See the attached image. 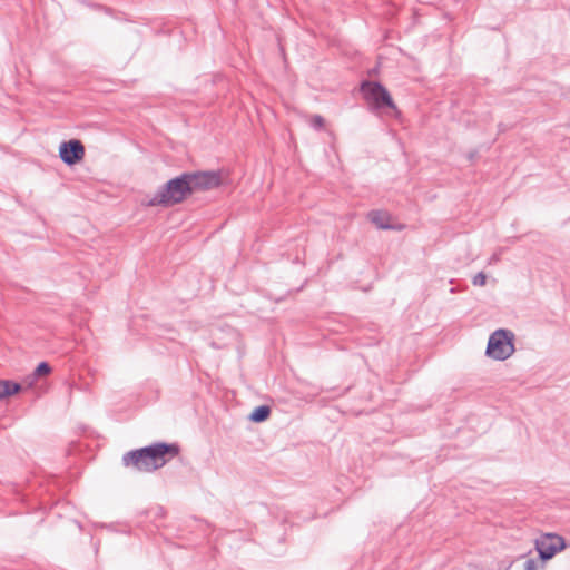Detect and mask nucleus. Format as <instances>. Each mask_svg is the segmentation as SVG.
<instances>
[{"instance_id": "11", "label": "nucleus", "mask_w": 570, "mask_h": 570, "mask_svg": "<svg viewBox=\"0 0 570 570\" xmlns=\"http://www.w3.org/2000/svg\"><path fill=\"white\" fill-rule=\"evenodd\" d=\"M271 415V407L268 405L256 406L249 414V420L255 423L266 421Z\"/></svg>"}, {"instance_id": "4", "label": "nucleus", "mask_w": 570, "mask_h": 570, "mask_svg": "<svg viewBox=\"0 0 570 570\" xmlns=\"http://www.w3.org/2000/svg\"><path fill=\"white\" fill-rule=\"evenodd\" d=\"M534 543L541 560V567L567 547L564 538L557 533H544L537 538Z\"/></svg>"}, {"instance_id": "7", "label": "nucleus", "mask_w": 570, "mask_h": 570, "mask_svg": "<svg viewBox=\"0 0 570 570\" xmlns=\"http://www.w3.org/2000/svg\"><path fill=\"white\" fill-rule=\"evenodd\" d=\"M514 338L512 331L501 328V361L507 360L515 352Z\"/></svg>"}, {"instance_id": "12", "label": "nucleus", "mask_w": 570, "mask_h": 570, "mask_svg": "<svg viewBox=\"0 0 570 570\" xmlns=\"http://www.w3.org/2000/svg\"><path fill=\"white\" fill-rule=\"evenodd\" d=\"M51 372V366L48 362H40L32 372V377L39 379L48 375Z\"/></svg>"}, {"instance_id": "3", "label": "nucleus", "mask_w": 570, "mask_h": 570, "mask_svg": "<svg viewBox=\"0 0 570 570\" xmlns=\"http://www.w3.org/2000/svg\"><path fill=\"white\" fill-rule=\"evenodd\" d=\"M361 91L364 99L372 106V109L390 108L396 110L390 92L381 82L364 80L361 83Z\"/></svg>"}, {"instance_id": "2", "label": "nucleus", "mask_w": 570, "mask_h": 570, "mask_svg": "<svg viewBox=\"0 0 570 570\" xmlns=\"http://www.w3.org/2000/svg\"><path fill=\"white\" fill-rule=\"evenodd\" d=\"M187 173H183L165 183L147 202L150 207H171L181 204L191 196Z\"/></svg>"}, {"instance_id": "8", "label": "nucleus", "mask_w": 570, "mask_h": 570, "mask_svg": "<svg viewBox=\"0 0 570 570\" xmlns=\"http://www.w3.org/2000/svg\"><path fill=\"white\" fill-rule=\"evenodd\" d=\"M390 218L391 216L389 215V213L383 210H371L368 213V219L380 229H394V226L390 224Z\"/></svg>"}, {"instance_id": "1", "label": "nucleus", "mask_w": 570, "mask_h": 570, "mask_svg": "<svg viewBox=\"0 0 570 570\" xmlns=\"http://www.w3.org/2000/svg\"><path fill=\"white\" fill-rule=\"evenodd\" d=\"M178 453L179 446L176 443L158 442L126 452L121 458V463L126 468H134L140 472H153L164 466Z\"/></svg>"}, {"instance_id": "16", "label": "nucleus", "mask_w": 570, "mask_h": 570, "mask_svg": "<svg viewBox=\"0 0 570 570\" xmlns=\"http://www.w3.org/2000/svg\"><path fill=\"white\" fill-rule=\"evenodd\" d=\"M38 379L32 377V374L26 379L29 386H32Z\"/></svg>"}, {"instance_id": "15", "label": "nucleus", "mask_w": 570, "mask_h": 570, "mask_svg": "<svg viewBox=\"0 0 570 570\" xmlns=\"http://www.w3.org/2000/svg\"><path fill=\"white\" fill-rule=\"evenodd\" d=\"M312 126L315 128V129H322L324 127V119L322 116H314L313 119H312Z\"/></svg>"}, {"instance_id": "9", "label": "nucleus", "mask_w": 570, "mask_h": 570, "mask_svg": "<svg viewBox=\"0 0 570 570\" xmlns=\"http://www.w3.org/2000/svg\"><path fill=\"white\" fill-rule=\"evenodd\" d=\"M21 389L20 383L10 380H0V400L19 393Z\"/></svg>"}, {"instance_id": "5", "label": "nucleus", "mask_w": 570, "mask_h": 570, "mask_svg": "<svg viewBox=\"0 0 570 570\" xmlns=\"http://www.w3.org/2000/svg\"><path fill=\"white\" fill-rule=\"evenodd\" d=\"M189 180L191 193L204 191L217 188L222 185V176L215 170H196L186 171Z\"/></svg>"}, {"instance_id": "6", "label": "nucleus", "mask_w": 570, "mask_h": 570, "mask_svg": "<svg viewBox=\"0 0 570 570\" xmlns=\"http://www.w3.org/2000/svg\"><path fill=\"white\" fill-rule=\"evenodd\" d=\"M59 156L66 165H76L82 160L85 156V147L78 139L63 141L59 147Z\"/></svg>"}, {"instance_id": "14", "label": "nucleus", "mask_w": 570, "mask_h": 570, "mask_svg": "<svg viewBox=\"0 0 570 570\" xmlns=\"http://www.w3.org/2000/svg\"><path fill=\"white\" fill-rule=\"evenodd\" d=\"M487 282V275L483 273V272H480L478 273L474 277H473V285L475 286H483Z\"/></svg>"}, {"instance_id": "10", "label": "nucleus", "mask_w": 570, "mask_h": 570, "mask_svg": "<svg viewBox=\"0 0 570 570\" xmlns=\"http://www.w3.org/2000/svg\"><path fill=\"white\" fill-rule=\"evenodd\" d=\"M485 355L492 357L493 360H499V330H495L491 333L488 341Z\"/></svg>"}, {"instance_id": "13", "label": "nucleus", "mask_w": 570, "mask_h": 570, "mask_svg": "<svg viewBox=\"0 0 570 570\" xmlns=\"http://www.w3.org/2000/svg\"><path fill=\"white\" fill-rule=\"evenodd\" d=\"M540 564H541V560L539 561L537 559L529 558V559L524 560L523 569L524 570H538Z\"/></svg>"}]
</instances>
